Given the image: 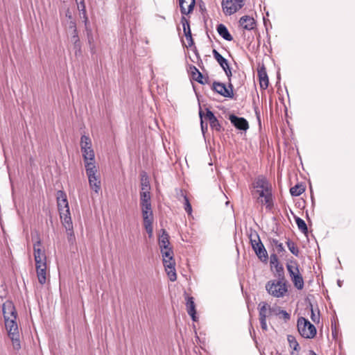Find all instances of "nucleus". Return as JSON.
Listing matches in <instances>:
<instances>
[{"mask_svg": "<svg viewBox=\"0 0 355 355\" xmlns=\"http://www.w3.org/2000/svg\"><path fill=\"white\" fill-rule=\"evenodd\" d=\"M265 287L268 293L276 298L284 297L288 292L286 282L284 279L270 280Z\"/></svg>", "mask_w": 355, "mask_h": 355, "instance_id": "nucleus-1", "label": "nucleus"}, {"mask_svg": "<svg viewBox=\"0 0 355 355\" xmlns=\"http://www.w3.org/2000/svg\"><path fill=\"white\" fill-rule=\"evenodd\" d=\"M85 168L90 189L98 193L101 189V182L97 166L95 163H86Z\"/></svg>", "mask_w": 355, "mask_h": 355, "instance_id": "nucleus-2", "label": "nucleus"}, {"mask_svg": "<svg viewBox=\"0 0 355 355\" xmlns=\"http://www.w3.org/2000/svg\"><path fill=\"white\" fill-rule=\"evenodd\" d=\"M31 239L33 242V255L35 264L46 262V252L42 247L40 235L37 232H31Z\"/></svg>", "mask_w": 355, "mask_h": 355, "instance_id": "nucleus-3", "label": "nucleus"}, {"mask_svg": "<svg viewBox=\"0 0 355 355\" xmlns=\"http://www.w3.org/2000/svg\"><path fill=\"white\" fill-rule=\"evenodd\" d=\"M5 326L8 335L12 341L13 349L15 350H19L21 349V336L16 320H8V322H5Z\"/></svg>", "mask_w": 355, "mask_h": 355, "instance_id": "nucleus-4", "label": "nucleus"}, {"mask_svg": "<svg viewBox=\"0 0 355 355\" xmlns=\"http://www.w3.org/2000/svg\"><path fill=\"white\" fill-rule=\"evenodd\" d=\"M80 148L85 165L86 163H95V153L92 148V140L88 136L81 137Z\"/></svg>", "mask_w": 355, "mask_h": 355, "instance_id": "nucleus-5", "label": "nucleus"}, {"mask_svg": "<svg viewBox=\"0 0 355 355\" xmlns=\"http://www.w3.org/2000/svg\"><path fill=\"white\" fill-rule=\"evenodd\" d=\"M249 239L253 250L257 256L261 261H266L268 259L267 251L261 241L259 236L256 231H251Z\"/></svg>", "mask_w": 355, "mask_h": 355, "instance_id": "nucleus-6", "label": "nucleus"}, {"mask_svg": "<svg viewBox=\"0 0 355 355\" xmlns=\"http://www.w3.org/2000/svg\"><path fill=\"white\" fill-rule=\"evenodd\" d=\"M297 326L300 334L303 338L310 339L315 336L317 333L316 328L305 318H299Z\"/></svg>", "mask_w": 355, "mask_h": 355, "instance_id": "nucleus-7", "label": "nucleus"}, {"mask_svg": "<svg viewBox=\"0 0 355 355\" xmlns=\"http://www.w3.org/2000/svg\"><path fill=\"white\" fill-rule=\"evenodd\" d=\"M245 0H223L222 9L225 15H232L244 6Z\"/></svg>", "mask_w": 355, "mask_h": 355, "instance_id": "nucleus-8", "label": "nucleus"}, {"mask_svg": "<svg viewBox=\"0 0 355 355\" xmlns=\"http://www.w3.org/2000/svg\"><path fill=\"white\" fill-rule=\"evenodd\" d=\"M254 194L257 196V200L260 201L262 205H266V208H272L273 202L270 189L264 190H255Z\"/></svg>", "mask_w": 355, "mask_h": 355, "instance_id": "nucleus-9", "label": "nucleus"}, {"mask_svg": "<svg viewBox=\"0 0 355 355\" xmlns=\"http://www.w3.org/2000/svg\"><path fill=\"white\" fill-rule=\"evenodd\" d=\"M213 89L224 97L232 98L234 96L233 86L231 83H229L227 87L223 83L214 82L213 83Z\"/></svg>", "mask_w": 355, "mask_h": 355, "instance_id": "nucleus-10", "label": "nucleus"}, {"mask_svg": "<svg viewBox=\"0 0 355 355\" xmlns=\"http://www.w3.org/2000/svg\"><path fill=\"white\" fill-rule=\"evenodd\" d=\"M2 309L5 322H8V320H16L17 312L11 302L6 301L3 303Z\"/></svg>", "mask_w": 355, "mask_h": 355, "instance_id": "nucleus-11", "label": "nucleus"}, {"mask_svg": "<svg viewBox=\"0 0 355 355\" xmlns=\"http://www.w3.org/2000/svg\"><path fill=\"white\" fill-rule=\"evenodd\" d=\"M163 263L169 279L171 282H175L177 279V275L175 268V261L174 259L166 260L164 259L163 261Z\"/></svg>", "mask_w": 355, "mask_h": 355, "instance_id": "nucleus-12", "label": "nucleus"}, {"mask_svg": "<svg viewBox=\"0 0 355 355\" xmlns=\"http://www.w3.org/2000/svg\"><path fill=\"white\" fill-rule=\"evenodd\" d=\"M56 198L59 212L64 211V209L69 210L67 194L63 191H58Z\"/></svg>", "mask_w": 355, "mask_h": 355, "instance_id": "nucleus-13", "label": "nucleus"}, {"mask_svg": "<svg viewBox=\"0 0 355 355\" xmlns=\"http://www.w3.org/2000/svg\"><path fill=\"white\" fill-rule=\"evenodd\" d=\"M35 268L38 282L40 284L43 285L46 282L48 276L46 270V262L42 263L41 264L36 263Z\"/></svg>", "mask_w": 355, "mask_h": 355, "instance_id": "nucleus-14", "label": "nucleus"}, {"mask_svg": "<svg viewBox=\"0 0 355 355\" xmlns=\"http://www.w3.org/2000/svg\"><path fill=\"white\" fill-rule=\"evenodd\" d=\"M230 122L238 129L246 130L249 128L248 123L246 119L242 117H238L235 115H230L229 118Z\"/></svg>", "mask_w": 355, "mask_h": 355, "instance_id": "nucleus-15", "label": "nucleus"}, {"mask_svg": "<svg viewBox=\"0 0 355 355\" xmlns=\"http://www.w3.org/2000/svg\"><path fill=\"white\" fill-rule=\"evenodd\" d=\"M240 26L248 31L253 30L256 26V21L252 17L244 15L239 19Z\"/></svg>", "mask_w": 355, "mask_h": 355, "instance_id": "nucleus-16", "label": "nucleus"}, {"mask_svg": "<svg viewBox=\"0 0 355 355\" xmlns=\"http://www.w3.org/2000/svg\"><path fill=\"white\" fill-rule=\"evenodd\" d=\"M60 216L63 226L66 230H71L73 227L72 220L71 218L70 211L64 209V211L60 212Z\"/></svg>", "mask_w": 355, "mask_h": 355, "instance_id": "nucleus-17", "label": "nucleus"}, {"mask_svg": "<svg viewBox=\"0 0 355 355\" xmlns=\"http://www.w3.org/2000/svg\"><path fill=\"white\" fill-rule=\"evenodd\" d=\"M180 11L182 15L189 14L195 6V0H179Z\"/></svg>", "mask_w": 355, "mask_h": 355, "instance_id": "nucleus-18", "label": "nucleus"}, {"mask_svg": "<svg viewBox=\"0 0 355 355\" xmlns=\"http://www.w3.org/2000/svg\"><path fill=\"white\" fill-rule=\"evenodd\" d=\"M253 187L255 190H264L270 189V185L266 178L260 176L254 182Z\"/></svg>", "mask_w": 355, "mask_h": 355, "instance_id": "nucleus-19", "label": "nucleus"}, {"mask_svg": "<svg viewBox=\"0 0 355 355\" xmlns=\"http://www.w3.org/2000/svg\"><path fill=\"white\" fill-rule=\"evenodd\" d=\"M258 76L261 88L266 89L268 87V78L266 69L262 67L258 70Z\"/></svg>", "mask_w": 355, "mask_h": 355, "instance_id": "nucleus-20", "label": "nucleus"}, {"mask_svg": "<svg viewBox=\"0 0 355 355\" xmlns=\"http://www.w3.org/2000/svg\"><path fill=\"white\" fill-rule=\"evenodd\" d=\"M187 310L188 314L191 317L193 321L197 320V317L196 315V306L194 303V299L192 297H189L187 301Z\"/></svg>", "mask_w": 355, "mask_h": 355, "instance_id": "nucleus-21", "label": "nucleus"}, {"mask_svg": "<svg viewBox=\"0 0 355 355\" xmlns=\"http://www.w3.org/2000/svg\"><path fill=\"white\" fill-rule=\"evenodd\" d=\"M259 320H266L268 318L270 317L268 311V304L265 302L259 304Z\"/></svg>", "mask_w": 355, "mask_h": 355, "instance_id": "nucleus-22", "label": "nucleus"}, {"mask_svg": "<svg viewBox=\"0 0 355 355\" xmlns=\"http://www.w3.org/2000/svg\"><path fill=\"white\" fill-rule=\"evenodd\" d=\"M158 242L160 250L170 248L169 236L165 230H162V233L159 237Z\"/></svg>", "mask_w": 355, "mask_h": 355, "instance_id": "nucleus-23", "label": "nucleus"}, {"mask_svg": "<svg viewBox=\"0 0 355 355\" xmlns=\"http://www.w3.org/2000/svg\"><path fill=\"white\" fill-rule=\"evenodd\" d=\"M78 9L80 12V17L83 19L85 25L87 26L88 24V18L87 16L86 8L84 0H79L76 2Z\"/></svg>", "mask_w": 355, "mask_h": 355, "instance_id": "nucleus-24", "label": "nucleus"}, {"mask_svg": "<svg viewBox=\"0 0 355 355\" xmlns=\"http://www.w3.org/2000/svg\"><path fill=\"white\" fill-rule=\"evenodd\" d=\"M217 31L220 36H221L224 40L227 41H232L233 40L232 36L229 33L227 27L225 25L222 24H219L217 27Z\"/></svg>", "mask_w": 355, "mask_h": 355, "instance_id": "nucleus-25", "label": "nucleus"}, {"mask_svg": "<svg viewBox=\"0 0 355 355\" xmlns=\"http://www.w3.org/2000/svg\"><path fill=\"white\" fill-rule=\"evenodd\" d=\"M286 268L291 279H292L293 277L299 275L300 274L298 265L295 261H291V263H288L286 265Z\"/></svg>", "mask_w": 355, "mask_h": 355, "instance_id": "nucleus-26", "label": "nucleus"}, {"mask_svg": "<svg viewBox=\"0 0 355 355\" xmlns=\"http://www.w3.org/2000/svg\"><path fill=\"white\" fill-rule=\"evenodd\" d=\"M213 55L223 69L229 66L227 60L223 58L216 50H213Z\"/></svg>", "mask_w": 355, "mask_h": 355, "instance_id": "nucleus-27", "label": "nucleus"}, {"mask_svg": "<svg viewBox=\"0 0 355 355\" xmlns=\"http://www.w3.org/2000/svg\"><path fill=\"white\" fill-rule=\"evenodd\" d=\"M288 342L289 343V346L291 349H293L292 352L297 353L300 350V345L296 340L295 338L293 336L288 335L287 337Z\"/></svg>", "mask_w": 355, "mask_h": 355, "instance_id": "nucleus-28", "label": "nucleus"}, {"mask_svg": "<svg viewBox=\"0 0 355 355\" xmlns=\"http://www.w3.org/2000/svg\"><path fill=\"white\" fill-rule=\"evenodd\" d=\"M291 280L295 287L298 290H302L304 288V279L301 274L293 277Z\"/></svg>", "mask_w": 355, "mask_h": 355, "instance_id": "nucleus-29", "label": "nucleus"}, {"mask_svg": "<svg viewBox=\"0 0 355 355\" xmlns=\"http://www.w3.org/2000/svg\"><path fill=\"white\" fill-rule=\"evenodd\" d=\"M141 191H150V182L148 180V178L145 173H144L141 175Z\"/></svg>", "mask_w": 355, "mask_h": 355, "instance_id": "nucleus-30", "label": "nucleus"}, {"mask_svg": "<svg viewBox=\"0 0 355 355\" xmlns=\"http://www.w3.org/2000/svg\"><path fill=\"white\" fill-rule=\"evenodd\" d=\"M304 191V187L302 184H296L291 187L290 193L293 196H299Z\"/></svg>", "mask_w": 355, "mask_h": 355, "instance_id": "nucleus-31", "label": "nucleus"}, {"mask_svg": "<svg viewBox=\"0 0 355 355\" xmlns=\"http://www.w3.org/2000/svg\"><path fill=\"white\" fill-rule=\"evenodd\" d=\"M144 224L153 223L154 217L153 211H141Z\"/></svg>", "mask_w": 355, "mask_h": 355, "instance_id": "nucleus-32", "label": "nucleus"}, {"mask_svg": "<svg viewBox=\"0 0 355 355\" xmlns=\"http://www.w3.org/2000/svg\"><path fill=\"white\" fill-rule=\"evenodd\" d=\"M161 250V254L162 256L163 261L164 259H173V252L171 248L162 249Z\"/></svg>", "mask_w": 355, "mask_h": 355, "instance_id": "nucleus-33", "label": "nucleus"}, {"mask_svg": "<svg viewBox=\"0 0 355 355\" xmlns=\"http://www.w3.org/2000/svg\"><path fill=\"white\" fill-rule=\"evenodd\" d=\"M192 76H193V78L195 80H196L199 83L204 84L203 76H202V73L198 71V69L196 67H193V68Z\"/></svg>", "mask_w": 355, "mask_h": 355, "instance_id": "nucleus-34", "label": "nucleus"}, {"mask_svg": "<svg viewBox=\"0 0 355 355\" xmlns=\"http://www.w3.org/2000/svg\"><path fill=\"white\" fill-rule=\"evenodd\" d=\"M295 222H296L298 229L302 232H303V233L307 232V231H308L307 226L304 220L297 217L295 218Z\"/></svg>", "mask_w": 355, "mask_h": 355, "instance_id": "nucleus-35", "label": "nucleus"}, {"mask_svg": "<svg viewBox=\"0 0 355 355\" xmlns=\"http://www.w3.org/2000/svg\"><path fill=\"white\" fill-rule=\"evenodd\" d=\"M286 244H287L288 250L291 251V252L293 255L297 257L299 255V249L296 246L295 243L291 241H290V240H288L287 242H286Z\"/></svg>", "mask_w": 355, "mask_h": 355, "instance_id": "nucleus-36", "label": "nucleus"}, {"mask_svg": "<svg viewBox=\"0 0 355 355\" xmlns=\"http://www.w3.org/2000/svg\"><path fill=\"white\" fill-rule=\"evenodd\" d=\"M181 23L183 26L184 33H187L188 31H189V32H191L189 22L185 17H184V16L182 17Z\"/></svg>", "mask_w": 355, "mask_h": 355, "instance_id": "nucleus-37", "label": "nucleus"}, {"mask_svg": "<svg viewBox=\"0 0 355 355\" xmlns=\"http://www.w3.org/2000/svg\"><path fill=\"white\" fill-rule=\"evenodd\" d=\"M209 122L210 126L212 129H214L217 131H220V125L216 116L214 119H212L211 120H210Z\"/></svg>", "mask_w": 355, "mask_h": 355, "instance_id": "nucleus-38", "label": "nucleus"}, {"mask_svg": "<svg viewBox=\"0 0 355 355\" xmlns=\"http://www.w3.org/2000/svg\"><path fill=\"white\" fill-rule=\"evenodd\" d=\"M275 268L276 270V272H277L279 275V279H284V268L283 266L279 263L275 265Z\"/></svg>", "mask_w": 355, "mask_h": 355, "instance_id": "nucleus-39", "label": "nucleus"}, {"mask_svg": "<svg viewBox=\"0 0 355 355\" xmlns=\"http://www.w3.org/2000/svg\"><path fill=\"white\" fill-rule=\"evenodd\" d=\"M144 227L148 234L149 238H152L153 235V223L144 224Z\"/></svg>", "mask_w": 355, "mask_h": 355, "instance_id": "nucleus-40", "label": "nucleus"}, {"mask_svg": "<svg viewBox=\"0 0 355 355\" xmlns=\"http://www.w3.org/2000/svg\"><path fill=\"white\" fill-rule=\"evenodd\" d=\"M268 311H269V314H270V316L271 315H280V311H281V309L278 306H275V307H271L270 305H268Z\"/></svg>", "mask_w": 355, "mask_h": 355, "instance_id": "nucleus-41", "label": "nucleus"}, {"mask_svg": "<svg viewBox=\"0 0 355 355\" xmlns=\"http://www.w3.org/2000/svg\"><path fill=\"white\" fill-rule=\"evenodd\" d=\"M67 234V239L69 243H73L75 241V235L73 233V228L71 227V230H66Z\"/></svg>", "mask_w": 355, "mask_h": 355, "instance_id": "nucleus-42", "label": "nucleus"}, {"mask_svg": "<svg viewBox=\"0 0 355 355\" xmlns=\"http://www.w3.org/2000/svg\"><path fill=\"white\" fill-rule=\"evenodd\" d=\"M140 200H151L150 193L148 191H141Z\"/></svg>", "mask_w": 355, "mask_h": 355, "instance_id": "nucleus-43", "label": "nucleus"}, {"mask_svg": "<svg viewBox=\"0 0 355 355\" xmlns=\"http://www.w3.org/2000/svg\"><path fill=\"white\" fill-rule=\"evenodd\" d=\"M184 209L189 214H191L192 212L191 205L186 196L184 197Z\"/></svg>", "mask_w": 355, "mask_h": 355, "instance_id": "nucleus-44", "label": "nucleus"}, {"mask_svg": "<svg viewBox=\"0 0 355 355\" xmlns=\"http://www.w3.org/2000/svg\"><path fill=\"white\" fill-rule=\"evenodd\" d=\"M311 318L314 322H319L320 321V315L314 312L312 305H311Z\"/></svg>", "mask_w": 355, "mask_h": 355, "instance_id": "nucleus-45", "label": "nucleus"}, {"mask_svg": "<svg viewBox=\"0 0 355 355\" xmlns=\"http://www.w3.org/2000/svg\"><path fill=\"white\" fill-rule=\"evenodd\" d=\"M186 40L188 42V46H191L193 44V41L191 36V32L187 31V33H184Z\"/></svg>", "mask_w": 355, "mask_h": 355, "instance_id": "nucleus-46", "label": "nucleus"}, {"mask_svg": "<svg viewBox=\"0 0 355 355\" xmlns=\"http://www.w3.org/2000/svg\"><path fill=\"white\" fill-rule=\"evenodd\" d=\"M279 313H280V315H279V317L280 318L284 319L285 321H288V320H290L291 315L286 311H284V310L281 309Z\"/></svg>", "mask_w": 355, "mask_h": 355, "instance_id": "nucleus-47", "label": "nucleus"}, {"mask_svg": "<svg viewBox=\"0 0 355 355\" xmlns=\"http://www.w3.org/2000/svg\"><path fill=\"white\" fill-rule=\"evenodd\" d=\"M203 119L208 120L209 121L215 117L214 114L209 109H207L206 114H203Z\"/></svg>", "mask_w": 355, "mask_h": 355, "instance_id": "nucleus-48", "label": "nucleus"}, {"mask_svg": "<svg viewBox=\"0 0 355 355\" xmlns=\"http://www.w3.org/2000/svg\"><path fill=\"white\" fill-rule=\"evenodd\" d=\"M273 242L277 248L278 252H282L284 251V248L282 243H279L277 241H274Z\"/></svg>", "mask_w": 355, "mask_h": 355, "instance_id": "nucleus-49", "label": "nucleus"}, {"mask_svg": "<svg viewBox=\"0 0 355 355\" xmlns=\"http://www.w3.org/2000/svg\"><path fill=\"white\" fill-rule=\"evenodd\" d=\"M140 207H141V211H153L151 204L144 205H142Z\"/></svg>", "mask_w": 355, "mask_h": 355, "instance_id": "nucleus-50", "label": "nucleus"}, {"mask_svg": "<svg viewBox=\"0 0 355 355\" xmlns=\"http://www.w3.org/2000/svg\"><path fill=\"white\" fill-rule=\"evenodd\" d=\"M270 263L275 266V264L279 263L278 259L275 254L271 255Z\"/></svg>", "mask_w": 355, "mask_h": 355, "instance_id": "nucleus-51", "label": "nucleus"}, {"mask_svg": "<svg viewBox=\"0 0 355 355\" xmlns=\"http://www.w3.org/2000/svg\"><path fill=\"white\" fill-rule=\"evenodd\" d=\"M223 70L225 71V74L228 78L229 83H230V77L232 76V71H231L230 67L229 66L227 67L226 68L223 69Z\"/></svg>", "mask_w": 355, "mask_h": 355, "instance_id": "nucleus-52", "label": "nucleus"}, {"mask_svg": "<svg viewBox=\"0 0 355 355\" xmlns=\"http://www.w3.org/2000/svg\"><path fill=\"white\" fill-rule=\"evenodd\" d=\"M259 321H260L261 327L262 330L267 331L268 326H267L266 320H259Z\"/></svg>", "mask_w": 355, "mask_h": 355, "instance_id": "nucleus-53", "label": "nucleus"}, {"mask_svg": "<svg viewBox=\"0 0 355 355\" xmlns=\"http://www.w3.org/2000/svg\"><path fill=\"white\" fill-rule=\"evenodd\" d=\"M199 114H200V119H201V123H200V124H201V128H202V132H204V128H207V126L204 125V123H203V115H202V112L201 111H200Z\"/></svg>", "mask_w": 355, "mask_h": 355, "instance_id": "nucleus-54", "label": "nucleus"}, {"mask_svg": "<svg viewBox=\"0 0 355 355\" xmlns=\"http://www.w3.org/2000/svg\"><path fill=\"white\" fill-rule=\"evenodd\" d=\"M199 114H200V119H201V123H200V124H201V128H202V132H204V128H207V126L204 125V123H203V115H202V112L201 111H200Z\"/></svg>", "mask_w": 355, "mask_h": 355, "instance_id": "nucleus-55", "label": "nucleus"}, {"mask_svg": "<svg viewBox=\"0 0 355 355\" xmlns=\"http://www.w3.org/2000/svg\"><path fill=\"white\" fill-rule=\"evenodd\" d=\"M151 204V200H140V206Z\"/></svg>", "mask_w": 355, "mask_h": 355, "instance_id": "nucleus-56", "label": "nucleus"}, {"mask_svg": "<svg viewBox=\"0 0 355 355\" xmlns=\"http://www.w3.org/2000/svg\"><path fill=\"white\" fill-rule=\"evenodd\" d=\"M291 355H299L298 353H295L294 352H291Z\"/></svg>", "mask_w": 355, "mask_h": 355, "instance_id": "nucleus-57", "label": "nucleus"}, {"mask_svg": "<svg viewBox=\"0 0 355 355\" xmlns=\"http://www.w3.org/2000/svg\"><path fill=\"white\" fill-rule=\"evenodd\" d=\"M311 355H317L313 351H311Z\"/></svg>", "mask_w": 355, "mask_h": 355, "instance_id": "nucleus-58", "label": "nucleus"}]
</instances>
